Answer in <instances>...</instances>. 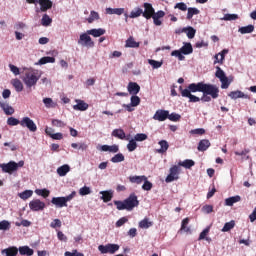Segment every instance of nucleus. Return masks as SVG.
Segmentation results:
<instances>
[{"label": "nucleus", "instance_id": "obj_1", "mask_svg": "<svg viewBox=\"0 0 256 256\" xmlns=\"http://www.w3.org/2000/svg\"><path fill=\"white\" fill-rule=\"evenodd\" d=\"M114 205L118 211H133L135 207H139V200L135 193H131L124 201L115 200Z\"/></svg>", "mask_w": 256, "mask_h": 256}, {"label": "nucleus", "instance_id": "obj_2", "mask_svg": "<svg viewBox=\"0 0 256 256\" xmlns=\"http://www.w3.org/2000/svg\"><path fill=\"white\" fill-rule=\"evenodd\" d=\"M41 79V75L37 70H28L25 72L24 76L22 77L23 83L31 89V87H35L37 85V81Z\"/></svg>", "mask_w": 256, "mask_h": 256}, {"label": "nucleus", "instance_id": "obj_3", "mask_svg": "<svg viewBox=\"0 0 256 256\" xmlns=\"http://www.w3.org/2000/svg\"><path fill=\"white\" fill-rule=\"evenodd\" d=\"M215 77L220 80L221 89H229L231 82L229 81V78H227V75H225V72L219 66L216 67Z\"/></svg>", "mask_w": 256, "mask_h": 256}, {"label": "nucleus", "instance_id": "obj_4", "mask_svg": "<svg viewBox=\"0 0 256 256\" xmlns=\"http://www.w3.org/2000/svg\"><path fill=\"white\" fill-rule=\"evenodd\" d=\"M203 95H210L212 99H217L219 97V87L213 84H205L203 88Z\"/></svg>", "mask_w": 256, "mask_h": 256}, {"label": "nucleus", "instance_id": "obj_5", "mask_svg": "<svg viewBox=\"0 0 256 256\" xmlns=\"http://www.w3.org/2000/svg\"><path fill=\"white\" fill-rule=\"evenodd\" d=\"M118 249H119V244L108 243L106 245L98 246V251H100V253H102V255H106L107 253H109L110 255H115V253H117Z\"/></svg>", "mask_w": 256, "mask_h": 256}, {"label": "nucleus", "instance_id": "obj_6", "mask_svg": "<svg viewBox=\"0 0 256 256\" xmlns=\"http://www.w3.org/2000/svg\"><path fill=\"white\" fill-rule=\"evenodd\" d=\"M90 34L83 33L80 35V38L78 40V45H82V47H95V42H93V39H91Z\"/></svg>", "mask_w": 256, "mask_h": 256}, {"label": "nucleus", "instance_id": "obj_7", "mask_svg": "<svg viewBox=\"0 0 256 256\" xmlns=\"http://www.w3.org/2000/svg\"><path fill=\"white\" fill-rule=\"evenodd\" d=\"M179 171H180L179 166L177 165L172 166L170 168L169 175L165 179L166 183H173V181H177V179H179Z\"/></svg>", "mask_w": 256, "mask_h": 256}, {"label": "nucleus", "instance_id": "obj_8", "mask_svg": "<svg viewBox=\"0 0 256 256\" xmlns=\"http://www.w3.org/2000/svg\"><path fill=\"white\" fill-rule=\"evenodd\" d=\"M20 125L21 127H26L27 129H29L31 133H35V131H37V124H35V122L29 117L22 118V120L20 121Z\"/></svg>", "mask_w": 256, "mask_h": 256}, {"label": "nucleus", "instance_id": "obj_9", "mask_svg": "<svg viewBox=\"0 0 256 256\" xmlns=\"http://www.w3.org/2000/svg\"><path fill=\"white\" fill-rule=\"evenodd\" d=\"M0 168L2 169L3 173H11L17 171V162L10 161L8 163L0 164Z\"/></svg>", "mask_w": 256, "mask_h": 256}, {"label": "nucleus", "instance_id": "obj_10", "mask_svg": "<svg viewBox=\"0 0 256 256\" xmlns=\"http://www.w3.org/2000/svg\"><path fill=\"white\" fill-rule=\"evenodd\" d=\"M205 82L191 83L185 88V91H189L190 93H203Z\"/></svg>", "mask_w": 256, "mask_h": 256}, {"label": "nucleus", "instance_id": "obj_11", "mask_svg": "<svg viewBox=\"0 0 256 256\" xmlns=\"http://www.w3.org/2000/svg\"><path fill=\"white\" fill-rule=\"evenodd\" d=\"M112 137H115L116 139H120L121 141H129L131 135L125 134V130L118 128L114 129L111 133Z\"/></svg>", "mask_w": 256, "mask_h": 256}, {"label": "nucleus", "instance_id": "obj_12", "mask_svg": "<svg viewBox=\"0 0 256 256\" xmlns=\"http://www.w3.org/2000/svg\"><path fill=\"white\" fill-rule=\"evenodd\" d=\"M169 117V110L159 109L155 112L153 119L154 121H167Z\"/></svg>", "mask_w": 256, "mask_h": 256}, {"label": "nucleus", "instance_id": "obj_13", "mask_svg": "<svg viewBox=\"0 0 256 256\" xmlns=\"http://www.w3.org/2000/svg\"><path fill=\"white\" fill-rule=\"evenodd\" d=\"M29 207L31 211H43V209H45V202L39 199L32 200L29 203Z\"/></svg>", "mask_w": 256, "mask_h": 256}, {"label": "nucleus", "instance_id": "obj_14", "mask_svg": "<svg viewBox=\"0 0 256 256\" xmlns=\"http://www.w3.org/2000/svg\"><path fill=\"white\" fill-rule=\"evenodd\" d=\"M144 12H142V16L145 19H151V17L155 14V8L151 3H144Z\"/></svg>", "mask_w": 256, "mask_h": 256}, {"label": "nucleus", "instance_id": "obj_15", "mask_svg": "<svg viewBox=\"0 0 256 256\" xmlns=\"http://www.w3.org/2000/svg\"><path fill=\"white\" fill-rule=\"evenodd\" d=\"M227 53H229V50L227 49H223L220 53L216 54L214 56V65H217V63H219L220 65H223L224 61H225V56L227 55Z\"/></svg>", "mask_w": 256, "mask_h": 256}, {"label": "nucleus", "instance_id": "obj_16", "mask_svg": "<svg viewBox=\"0 0 256 256\" xmlns=\"http://www.w3.org/2000/svg\"><path fill=\"white\" fill-rule=\"evenodd\" d=\"M38 3L40 5V11L42 13L49 11V9L53 7V2L51 0H38Z\"/></svg>", "mask_w": 256, "mask_h": 256}, {"label": "nucleus", "instance_id": "obj_17", "mask_svg": "<svg viewBox=\"0 0 256 256\" xmlns=\"http://www.w3.org/2000/svg\"><path fill=\"white\" fill-rule=\"evenodd\" d=\"M127 89L130 95H137L141 91V86L137 82H129Z\"/></svg>", "mask_w": 256, "mask_h": 256}, {"label": "nucleus", "instance_id": "obj_18", "mask_svg": "<svg viewBox=\"0 0 256 256\" xmlns=\"http://www.w3.org/2000/svg\"><path fill=\"white\" fill-rule=\"evenodd\" d=\"M1 253L2 255H5V256H17L19 253V248L15 246H10L6 249H3Z\"/></svg>", "mask_w": 256, "mask_h": 256}, {"label": "nucleus", "instance_id": "obj_19", "mask_svg": "<svg viewBox=\"0 0 256 256\" xmlns=\"http://www.w3.org/2000/svg\"><path fill=\"white\" fill-rule=\"evenodd\" d=\"M51 204L55 205V207H58L60 209L63 207H67V203L65 202L64 197H53L51 200Z\"/></svg>", "mask_w": 256, "mask_h": 256}, {"label": "nucleus", "instance_id": "obj_20", "mask_svg": "<svg viewBox=\"0 0 256 256\" xmlns=\"http://www.w3.org/2000/svg\"><path fill=\"white\" fill-rule=\"evenodd\" d=\"M182 97H186L187 99H189V103H199V101H201V98L191 94L189 90H184L182 92Z\"/></svg>", "mask_w": 256, "mask_h": 256}, {"label": "nucleus", "instance_id": "obj_21", "mask_svg": "<svg viewBox=\"0 0 256 256\" xmlns=\"http://www.w3.org/2000/svg\"><path fill=\"white\" fill-rule=\"evenodd\" d=\"M76 105L73 106L75 111H87L89 109V104L83 100H76Z\"/></svg>", "mask_w": 256, "mask_h": 256}, {"label": "nucleus", "instance_id": "obj_22", "mask_svg": "<svg viewBox=\"0 0 256 256\" xmlns=\"http://www.w3.org/2000/svg\"><path fill=\"white\" fill-rule=\"evenodd\" d=\"M182 55H191L193 53V45L190 42H184L180 48Z\"/></svg>", "mask_w": 256, "mask_h": 256}, {"label": "nucleus", "instance_id": "obj_23", "mask_svg": "<svg viewBox=\"0 0 256 256\" xmlns=\"http://www.w3.org/2000/svg\"><path fill=\"white\" fill-rule=\"evenodd\" d=\"M239 201H241V196L239 195L232 196L225 199V205L227 207H233V205H235V203H239Z\"/></svg>", "mask_w": 256, "mask_h": 256}, {"label": "nucleus", "instance_id": "obj_24", "mask_svg": "<svg viewBox=\"0 0 256 256\" xmlns=\"http://www.w3.org/2000/svg\"><path fill=\"white\" fill-rule=\"evenodd\" d=\"M211 147V142H209L208 139H203L200 140L199 144H198V151H207L209 148Z\"/></svg>", "mask_w": 256, "mask_h": 256}, {"label": "nucleus", "instance_id": "obj_25", "mask_svg": "<svg viewBox=\"0 0 256 256\" xmlns=\"http://www.w3.org/2000/svg\"><path fill=\"white\" fill-rule=\"evenodd\" d=\"M105 33L106 31L103 28L87 30V35H92V37H101Z\"/></svg>", "mask_w": 256, "mask_h": 256}, {"label": "nucleus", "instance_id": "obj_26", "mask_svg": "<svg viewBox=\"0 0 256 256\" xmlns=\"http://www.w3.org/2000/svg\"><path fill=\"white\" fill-rule=\"evenodd\" d=\"M129 181L130 183H136V185H141L143 181H146L147 176L142 175V176H129Z\"/></svg>", "mask_w": 256, "mask_h": 256}, {"label": "nucleus", "instance_id": "obj_27", "mask_svg": "<svg viewBox=\"0 0 256 256\" xmlns=\"http://www.w3.org/2000/svg\"><path fill=\"white\" fill-rule=\"evenodd\" d=\"M107 15H123L125 8H106Z\"/></svg>", "mask_w": 256, "mask_h": 256}, {"label": "nucleus", "instance_id": "obj_28", "mask_svg": "<svg viewBox=\"0 0 256 256\" xmlns=\"http://www.w3.org/2000/svg\"><path fill=\"white\" fill-rule=\"evenodd\" d=\"M125 47H129L131 49H137L139 48V42L135 41V38H133V36H130L127 40H126V44Z\"/></svg>", "mask_w": 256, "mask_h": 256}, {"label": "nucleus", "instance_id": "obj_29", "mask_svg": "<svg viewBox=\"0 0 256 256\" xmlns=\"http://www.w3.org/2000/svg\"><path fill=\"white\" fill-rule=\"evenodd\" d=\"M69 171H71V168L67 164L62 165L57 169V173L60 177H65Z\"/></svg>", "mask_w": 256, "mask_h": 256}, {"label": "nucleus", "instance_id": "obj_30", "mask_svg": "<svg viewBox=\"0 0 256 256\" xmlns=\"http://www.w3.org/2000/svg\"><path fill=\"white\" fill-rule=\"evenodd\" d=\"M18 251L20 255H27V256H31L34 253L33 249H31L29 246H21L18 248Z\"/></svg>", "mask_w": 256, "mask_h": 256}, {"label": "nucleus", "instance_id": "obj_31", "mask_svg": "<svg viewBox=\"0 0 256 256\" xmlns=\"http://www.w3.org/2000/svg\"><path fill=\"white\" fill-rule=\"evenodd\" d=\"M178 165L180 167H184L185 169H191V167H195V161L191 159H186L182 162H179Z\"/></svg>", "mask_w": 256, "mask_h": 256}, {"label": "nucleus", "instance_id": "obj_32", "mask_svg": "<svg viewBox=\"0 0 256 256\" xmlns=\"http://www.w3.org/2000/svg\"><path fill=\"white\" fill-rule=\"evenodd\" d=\"M228 97H230V99H243V97H245V93L240 90L232 91L228 94Z\"/></svg>", "mask_w": 256, "mask_h": 256}, {"label": "nucleus", "instance_id": "obj_33", "mask_svg": "<svg viewBox=\"0 0 256 256\" xmlns=\"http://www.w3.org/2000/svg\"><path fill=\"white\" fill-rule=\"evenodd\" d=\"M102 197V201H104V203H109V201H111V199H113V192L110 191H102L100 192Z\"/></svg>", "mask_w": 256, "mask_h": 256}, {"label": "nucleus", "instance_id": "obj_34", "mask_svg": "<svg viewBox=\"0 0 256 256\" xmlns=\"http://www.w3.org/2000/svg\"><path fill=\"white\" fill-rule=\"evenodd\" d=\"M189 218H184L181 223L180 231H184V233H191V228L188 227Z\"/></svg>", "mask_w": 256, "mask_h": 256}, {"label": "nucleus", "instance_id": "obj_35", "mask_svg": "<svg viewBox=\"0 0 256 256\" xmlns=\"http://www.w3.org/2000/svg\"><path fill=\"white\" fill-rule=\"evenodd\" d=\"M140 229H149V227H153V222L149 221V218H144L139 222Z\"/></svg>", "mask_w": 256, "mask_h": 256}, {"label": "nucleus", "instance_id": "obj_36", "mask_svg": "<svg viewBox=\"0 0 256 256\" xmlns=\"http://www.w3.org/2000/svg\"><path fill=\"white\" fill-rule=\"evenodd\" d=\"M43 103L47 109H55L57 107V103L53 102L52 98H44Z\"/></svg>", "mask_w": 256, "mask_h": 256}, {"label": "nucleus", "instance_id": "obj_37", "mask_svg": "<svg viewBox=\"0 0 256 256\" xmlns=\"http://www.w3.org/2000/svg\"><path fill=\"white\" fill-rule=\"evenodd\" d=\"M12 85L15 88V91H17V93H21V91H23V82H21V80L19 79L12 80Z\"/></svg>", "mask_w": 256, "mask_h": 256}, {"label": "nucleus", "instance_id": "obj_38", "mask_svg": "<svg viewBox=\"0 0 256 256\" xmlns=\"http://www.w3.org/2000/svg\"><path fill=\"white\" fill-rule=\"evenodd\" d=\"M53 23V19L49 17L47 14H44L41 19V25L43 27H49Z\"/></svg>", "mask_w": 256, "mask_h": 256}, {"label": "nucleus", "instance_id": "obj_39", "mask_svg": "<svg viewBox=\"0 0 256 256\" xmlns=\"http://www.w3.org/2000/svg\"><path fill=\"white\" fill-rule=\"evenodd\" d=\"M253 31H255V26H253L251 24L248 26L239 28V33H241L242 35H245L247 33H253Z\"/></svg>", "mask_w": 256, "mask_h": 256}, {"label": "nucleus", "instance_id": "obj_40", "mask_svg": "<svg viewBox=\"0 0 256 256\" xmlns=\"http://www.w3.org/2000/svg\"><path fill=\"white\" fill-rule=\"evenodd\" d=\"M188 13L186 16V19H188V21H191V19H193V15H199L200 11L197 8H188L187 9Z\"/></svg>", "mask_w": 256, "mask_h": 256}, {"label": "nucleus", "instance_id": "obj_41", "mask_svg": "<svg viewBox=\"0 0 256 256\" xmlns=\"http://www.w3.org/2000/svg\"><path fill=\"white\" fill-rule=\"evenodd\" d=\"M160 145V149H158L159 153H166L167 149H169V142L167 140H161L158 143Z\"/></svg>", "mask_w": 256, "mask_h": 256}, {"label": "nucleus", "instance_id": "obj_42", "mask_svg": "<svg viewBox=\"0 0 256 256\" xmlns=\"http://www.w3.org/2000/svg\"><path fill=\"white\" fill-rule=\"evenodd\" d=\"M234 227H235L234 220H231L230 222H226L224 224V227L222 228V233H227V232L231 231V229H234Z\"/></svg>", "mask_w": 256, "mask_h": 256}, {"label": "nucleus", "instance_id": "obj_43", "mask_svg": "<svg viewBox=\"0 0 256 256\" xmlns=\"http://www.w3.org/2000/svg\"><path fill=\"white\" fill-rule=\"evenodd\" d=\"M122 161H125L123 153H118L111 158V163H122Z\"/></svg>", "mask_w": 256, "mask_h": 256}, {"label": "nucleus", "instance_id": "obj_44", "mask_svg": "<svg viewBox=\"0 0 256 256\" xmlns=\"http://www.w3.org/2000/svg\"><path fill=\"white\" fill-rule=\"evenodd\" d=\"M47 63H55V57L45 56L39 60L40 65H47Z\"/></svg>", "mask_w": 256, "mask_h": 256}, {"label": "nucleus", "instance_id": "obj_45", "mask_svg": "<svg viewBox=\"0 0 256 256\" xmlns=\"http://www.w3.org/2000/svg\"><path fill=\"white\" fill-rule=\"evenodd\" d=\"M141 15H143V9L141 8H137L136 10H132L130 12V19H137V17H141Z\"/></svg>", "mask_w": 256, "mask_h": 256}, {"label": "nucleus", "instance_id": "obj_46", "mask_svg": "<svg viewBox=\"0 0 256 256\" xmlns=\"http://www.w3.org/2000/svg\"><path fill=\"white\" fill-rule=\"evenodd\" d=\"M35 193L36 195H40V197H44V199H47V197H49L51 192L44 188V189H36Z\"/></svg>", "mask_w": 256, "mask_h": 256}, {"label": "nucleus", "instance_id": "obj_47", "mask_svg": "<svg viewBox=\"0 0 256 256\" xmlns=\"http://www.w3.org/2000/svg\"><path fill=\"white\" fill-rule=\"evenodd\" d=\"M186 35L188 37V39H193L195 37V34L197 33V30H195V28L188 26L186 27Z\"/></svg>", "mask_w": 256, "mask_h": 256}, {"label": "nucleus", "instance_id": "obj_48", "mask_svg": "<svg viewBox=\"0 0 256 256\" xmlns=\"http://www.w3.org/2000/svg\"><path fill=\"white\" fill-rule=\"evenodd\" d=\"M127 149L130 153H133V151L137 149V141L135 139L129 140V143L127 144Z\"/></svg>", "mask_w": 256, "mask_h": 256}, {"label": "nucleus", "instance_id": "obj_49", "mask_svg": "<svg viewBox=\"0 0 256 256\" xmlns=\"http://www.w3.org/2000/svg\"><path fill=\"white\" fill-rule=\"evenodd\" d=\"M171 56L177 57L179 61H185V56L183 55V52H181V49L172 51Z\"/></svg>", "mask_w": 256, "mask_h": 256}, {"label": "nucleus", "instance_id": "obj_50", "mask_svg": "<svg viewBox=\"0 0 256 256\" xmlns=\"http://www.w3.org/2000/svg\"><path fill=\"white\" fill-rule=\"evenodd\" d=\"M99 13L92 10L90 16L87 18L88 23H93V21H98Z\"/></svg>", "mask_w": 256, "mask_h": 256}, {"label": "nucleus", "instance_id": "obj_51", "mask_svg": "<svg viewBox=\"0 0 256 256\" xmlns=\"http://www.w3.org/2000/svg\"><path fill=\"white\" fill-rule=\"evenodd\" d=\"M33 196V192L32 190H25L24 192H21L19 194L20 199H23L24 201H27V199H29V197Z\"/></svg>", "mask_w": 256, "mask_h": 256}, {"label": "nucleus", "instance_id": "obj_52", "mask_svg": "<svg viewBox=\"0 0 256 256\" xmlns=\"http://www.w3.org/2000/svg\"><path fill=\"white\" fill-rule=\"evenodd\" d=\"M7 125H10V127H15L17 125H21V121L15 117H10L7 119Z\"/></svg>", "mask_w": 256, "mask_h": 256}, {"label": "nucleus", "instance_id": "obj_53", "mask_svg": "<svg viewBox=\"0 0 256 256\" xmlns=\"http://www.w3.org/2000/svg\"><path fill=\"white\" fill-rule=\"evenodd\" d=\"M141 103V98L137 95H132L130 98V104L132 107H137Z\"/></svg>", "mask_w": 256, "mask_h": 256}, {"label": "nucleus", "instance_id": "obj_54", "mask_svg": "<svg viewBox=\"0 0 256 256\" xmlns=\"http://www.w3.org/2000/svg\"><path fill=\"white\" fill-rule=\"evenodd\" d=\"M207 235H209V228L204 229L198 238V241H203V239H206V241H211V238H208Z\"/></svg>", "mask_w": 256, "mask_h": 256}, {"label": "nucleus", "instance_id": "obj_55", "mask_svg": "<svg viewBox=\"0 0 256 256\" xmlns=\"http://www.w3.org/2000/svg\"><path fill=\"white\" fill-rule=\"evenodd\" d=\"M148 63L151 65V67H153V69H159L163 65V62H159L153 59H148Z\"/></svg>", "mask_w": 256, "mask_h": 256}, {"label": "nucleus", "instance_id": "obj_56", "mask_svg": "<svg viewBox=\"0 0 256 256\" xmlns=\"http://www.w3.org/2000/svg\"><path fill=\"white\" fill-rule=\"evenodd\" d=\"M169 121H173L174 123H177V121H181V116L175 112L168 114Z\"/></svg>", "mask_w": 256, "mask_h": 256}, {"label": "nucleus", "instance_id": "obj_57", "mask_svg": "<svg viewBox=\"0 0 256 256\" xmlns=\"http://www.w3.org/2000/svg\"><path fill=\"white\" fill-rule=\"evenodd\" d=\"M144 184L142 185V189L143 191H151V189H153V183H151L149 180H143Z\"/></svg>", "mask_w": 256, "mask_h": 256}, {"label": "nucleus", "instance_id": "obj_58", "mask_svg": "<svg viewBox=\"0 0 256 256\" xmlns=\"http://www.w3.org/2000/svg\"><path fill=\"white\" fill-rule=\"evenodd\" d=\"M11 227V224L7 220H3L0 222V231H7Z\"/></svg>", "mask_w": 256, "mask_h": 256}, {"label": "nucleus", "instance_id": "obj_59", "mask_svg": "<svg viewBox=\"0 0 256 256\" xmlns=\"http://www.w3.org/2000/svg\"><path fill=\"white\" fill-rule=\"evenodd\" d=\"M148 136L145 133H138L134 136V140L141 142V141H147Z\"/></svg>", "mask_w": 256, "mask_h": 256}, {"label": "nucleus", "instance_id": "obj_60", "mask_svg": "<svg viewBox=\"0 0 256 256\" xmlns=\"http://www.w3.org/2000/svg\"><path fill=\"white\" fill-rule=\"evenodd\" d=\"M65 125H67V124H65V122H63L59 119H52V126L53 127L63 128V127H65Z\"/></svg>", "mask_w": 256, "mask_h": 256}, {"label": "nucleus", "instance_id": "obj_61", "mask_svg": "<svg viewBox=\"0 0 256 256\" xmlns=\"http://www.w3.org/2000/svg\"><path fill=\"white\" fill-rule=\"evenodd\" d=\"M79 195H81L82 197L85 195H91V188H89L87 186L80 188Z\"/></svg>", "mask_w": 256, "mask_h": 256}, {"label": "nucleus", "instance_id": "obj_62", "mask_svg": "<svg viewBox=\"0 0 256 256\" xmlns=\"http://www.w3.org/2000/svg\"><path fill=\"white\" fill-rule=\"evenodd\" d=\"M224 21H235L239 19V15L237 14H225L224 15Z\"/></svg>", "mask_w": 256, "mask_h": 256}, {"label": "nucleus", "instance_id": "obj_63", "mask_svg": "<svg viewBox=\"0 0 256 256\" xmlns=\"http://www.w3.org/2000/svg\"><path fill=\"white\" fill-rule=\"evenodd\" d=\"M174 9H179L180 11H187V4L185 2H179L174 6Z\"/></svg>", "mask_w": 256, "mask_h": 256}, {"label": "nucleus", "instance_id": "obj_64", "mask_svg": "<svg viewBox=\"0 0 256 256\" xmlns=\"http://www.w3.org/2000/svg\"><path fill=\"white\" fill-rule=\"evenodd\" d=\"M64 255L65 256H85L83 253L78 252L77 250H73L72 252L66 251Z\"/></svg>", "mask_w": 256, "mask_h": 256}]
</instances>
